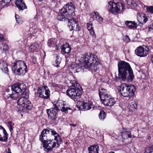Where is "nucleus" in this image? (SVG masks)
Listing matches in <instances>:
<instances>
[{
	"instance_id": "f257e3e1",
	"label": "nucleus",
	"mask_w": 153,
	"mask_h": 153,
	"mask_svg": "<svg viewBox=\"0 0 153 153\" xmlns=\"http://www.w3.org/2000/svg\"><path fill=\"white\" fill-rule=\"evenodd\" d=\"M118 76L123 81L132 82L134 78L133 71L129 64L124 61L118 63Z\"/></svg>"
},
{
	"instance_id": "f03ea898",
	"label": "nucleus",
	"mask_w": 153,
	"mask_h": 153,
	"mask_svg": "<svg viewBox=\"0 0 153 153\" xmlns=\"http://www.w3.org/2000/svg\"><path fill=\"white\" fill-rule=\"evenodd\" d=\"M53 108L46 110V112L48 115V117L51 118L52 115H57L58 111L61 110L65 113H68V110H71L70 107L67 106L65 102L62 100H59L56 102H54Z\"/></svg>"
},
{
	"instance_id": "7ed1b4c3",
	"label": "nucleus",
	"mask_w": 153,
	"mask_h": 153,
	"mask_svg": "<svg viewBox=\"0 0 153 153\" xmlns=\"http://www.w3.org/2000/svg\"><path fill=\"white\" fill-rule=\"evenodd\" d=\"M79 61L82 63H84V66L86 69L90 70L95 65L98 63V59L96 56L92 53H87L81 57Z\"/></svg>"
},
{
	"instance_id": "20e7f679",
	"label": "nucleus",
	"mask_w": 153,
	"mask_h": 153,
	"mask_svg": "<svg viewBox=\"0 0 153 153\" xmlns=\"http://www.w3.org/2000/svg\"><path fill=\"white\" fill-rule=\"evenodd\" d=\"M12 70L14 73L18 75L23 74L27 71V66L24 61H15L12 64Z\"/></svg>"
},
{
	"instance_id": "39448f33",
	"label": "nucleus",
	"mask_w": 153,
	"mask_h": 153,
	"mask_svg": "<svg viewBox=\"0 0 153 153\" xmlns=\"http://www.w3.org/2000/svg\"><path fill=\"white\" fill-rule=\"evenodd\" d=\"M82 89L81 86H71L66 91L67 94L72 99L77 101L82 95Z\"/></svg>"
},
{
	"instance_id": "423d86ee",
	"label": "nucleus",
	"mask_w": 153,
	"mask_h": 153,
	"mask_svg": "<svg viewBox=\"0 0 153 153\" xmlns=\"http://www.w3.org/2000/svg\"><path fill=\"white\" fill-rule=\"evenodd\" d=\"M75 7L74 5L71 2H68L59 10V13L64 15L68 13L67 15V19L69 18H72L75 15L74 12Z\"/></svg>"
},
{
	"instance_id": "0eeeda50",
	"label": "nucleus",
	"mask_w": 153,
	"mask_h": 153,
	"mask_svg": "<svg viewBox=\"0 0 153 153\" xmlns=\"http://www.w3.org/2000/svg\"><path fill=\"white\" fill-rule=\"evenodd\" d=\"M56 134V131L53 129L47 128L43 129L39 136V140L42 143L52 138V135Z\"/></svg>"
},
{
	"instance_id": "6e6552de",
	"label": "nucleus",
	"mask_w": 153,
	"mask_h": 153,
	"mask_svg": "<svg viewBox=\"0 0 153 153\" xmlns=\"http://www.w3.org/2000/svg\"><path fill=\"white\" fill-rule=\"evenodd\" d=\"M108 9L109 11L111 13H119L121 9H123V6L120 3H115L112 1L108 2Z\"/></svg>"
},
{
	"instance_id": "1a4fd4ad",
	"label": "nucleus",
	"mask_w": 153,
	"mask_h": 153,
	"mask_svg": "<svg viewBox=\"0 0 153 153\" xmlns=\"http://www.w3.org/2000/svg\"><path fill=\"white\" fill-rule=\"evenodd\" d=\"M37 94L40 97L44 99H48L50 95V91L48 87L45 85L38 88Z\"/></svg>"
},
{
	"instance_id": "9d476101",
	"label": "nucleus",
	"mask_w": 153,
	"mask_h": 153,
	"mask_svg": "<svg viewBox=\"0 0 153 153\" xmlns=\"http://www.w3.org/2000/svg\"><path fill=\"white\" fill-rule=\"evenodd\" d=\"M149 48L145 45L139 46L135 50V54L140 57H145L148 54Z\"/></svg>"
},
{
	"instance_id": "9b49d317",
	"label": "nucleus",
	"mask_w": 153,
	"mask_h": 153,
	"mask_svg": "<svg viewBox=\"0 0 153 153\" xmlns=\"http://www.w3.org/2000/svg\"><path fill=\"white\" fill-rule=\"evenodd\" d=\"M43 147L48 151H51L54 148H57V143H56L54 140L51 139L42 143Z\"/></svg>"
},
{
	"instance_id": "f8f14e48",
	"label": "nucleus",
	"mask_w": 153,
	"mask_h": 153,
	"mask_svg": "<svg viewBox=\"0 0 153 153\" xmlns=\"http://www.w3.org/2000/svg\"><path fill=\"white\" fill-rule=\"evenodd\" d=\"M26 88V86L25 85L21 82L14 83L11 87L12 91H15L19 93L21 92L22 91H24V90Z\"/></svg>"
},
{
	"instance_id": "ddd939ff",
	"label": "nucleus",
	"mask_w": 153,
	"mask_h": 153,
	"mask_svg": "<svg viewBox=\"0 0 153 153\" xmlns=\"http://www.w3.org/2000/svg\"><path fill=\"white\" fill-rule=\"evenodd\" d=\"M128 84L123 83L122 84L120 87L119 92L120 94L124 97H128V91L130 90L131 89H132V87H129L128 88Z\"/></svg>"
},
{
	"instance_id": "4468645a",
	"label": "nucleus",
	"mask_w": 153,
	"mask_h": 153,
	"mask_svg": "<svg viewBox=\"0 0 153 153\" xmlns=\"http://www.w3.org/2000/svg\"><path fill=\"white\" fill-rule=\"evenodd\" d=\"M17 104L20 110L25 106V104H28V108H30L31 102L27 99L24 97H20L17 101Z\"/></svg>"
},
{
	"instance_id": "2eb2a0df",
	"label": "nucleus",
	"mask_w": 153,
	"mask_h": 153,
	"mask_svg": "<svg viewBox=\"0 0 153 153\" xmlns=\"http://www.w3.org/2000/svg\"><path fill=\"white\" fill-rule=\"evenodd\" d=\"M107 96L105 99L101 100V102L106 106H110L113 105L116 102L115 100L113 98H111L110 95Z\"/></svg>"
},
{
	"instance_id": "dca6fc26",
	"label": "nucleus",
	"mask_w": 153,
	"mask_h": 153,
	"mask_svg": "<svg viewBox=\"0 0 153 153\" xmlns=\"http://www.w3.org/2000/svg\"><path fill=\"white\" fill-rule=\"evenodd\" d=\"M77 106V108L80 110L85 111V110H88L91 109L92 105L91 103L85 102L84 101H83L79 102Z\"/></svg>"
},
{
	"instance_id": "f3484780",
	"label": "nucleus",
	"mask_w": 153,
	"mask_h": 153,
	"mask_svg": "<svg viewBox=\"0 0 153 153\" xmlns=\"http://www.w3.org/2000/svg\"><path fill=\"white\" fill-rule=\"evenodd\" d=\"M8 138V134L5 129L0 126V141H6Z\"/></svg>"
},
{
	"instance_id": "a211bd4d",
	"label": "nucleus",
	"mask_w": 153,
	"mask_h": 153,
	"mask_svg": "<svg viewBox=\"0 0 153 153\" xmlns=\"http://www.w3.org/2000/svg\"><path fill=\"white\" fill-rule=\"evenodd\" d=\"M15 4L19 11H22L25 9L27 8L23 0H17L15 2Z\"/></svg>"
},
{
	"instance_id": "6ab92c4d",
	"label": "nucleus",
	"mask_w": 153,
	"mask_h": 153,
	"mask_svg": "<svg viewBox=\"0 0 153 153\" xmlns=\"http://www.w3.org/2000/svg\"><path fill=\"white\" fill-rule=\"evenodd\" d=\"M61 52L63 54H68L71 51V48L68 44L65 43L63 44L62 47L61 48Z\"/></svg>"
},
{
	"instance_id": "aec40b11",
	"label": "nucleus",
	"mask_w": 153,
	"mask_h": 153,
	"mask_svg": "<svg viewBox=\"0 0 153 153\" xmlns=\"http://www.w3.org/2000/svg\"><path fill=\"white\" fill-rule=\"evenodd\" d=\"M137 17L138 22L142 24L145 23L148 20L147 17L143 13L137 14Z\"/></svg>"
},
{
	"instance_id": "412c9836",
	"label": "nucleus",
	"mask_w": 153,
	"mask_h": 153,
	"mask_svg": "<svg viewBox=\"0 0 153 153\" xmlns=\"http://www.w3.org/2000/svg\"><path fill=\"white\" fill-rule=\"evenodd\" d=\"M70 18V19L69 18L67 19L69 22V24L68 26L69 27L70 31L72 30H74V27H76L77 22L74 19H73V18Z\"/></svg>"
},
{
	"instance_id": "4be33fe9",
	"label": "nucleus",
	"mask_w": 153,
	"mask_h": 153,
	"mask_svg": "<svg viewBox=\"0 0 153 153\" xmlns=\"http://www.w3.org/2000/svg\"><path fill=\"white\" fill-rule=\"evenodd\" d=\"M99 96L101 100L106 97L107 96L110 95L108 94V91L106 89L101 88L99 90Z\"/></svg>"
},
{
	"instance_id": "5701e85b",
	"label": "nucleus",
	"mask_w": 153,
	"mask_h": 153,
	"mask_svg": "<svg viewBox=\"0 0 153 153\" xmlns=\"http://www.w3.org/2000/svg\"><path fill=\"white\" fill-rule=\"evenodd\" d=\"M39 48V44L35 42L30 45L28 47L29 51L31 52H36Z\"/></svg>"
},
{
	"instance_id": "b1692460",
	"label": "nucleus",
	"mask_w": 153,
	"mask_h": 153,
	"mask_svg": "<svg viewBox=\"0 0 153 153\" xmlns=\"http://www.w3.org/2000/svg\"><path fill=\"white\" fill-rule=\"evenodd\" d=\"M0 67L1 70L3 71H4L5 73L8 72V69L7 68V64L3 60H0Z\"/></svg>"
},
{
	"instance_id": "393cba45",
	"label": "nucleus",
	"mask_w": 153,
	"mask_h": 153,
	"mask_svg": "<svg viewBox=\"0 0 153 153\" xmlns=\"http://www.w3.org/2000/svg\"><path fill=\"white\" fill-rule=\"evenodd\" d=\"M88 153H99V146L97 145H93L89 147L88 149Z\"/></svg>"
},
{
	"instance_id": "a878e982",
	"label": "nucleus",
	"mask_w": 153,
	"mask_h": 153,
	"mask_svg": "<svg viewBox=\"0 0 153 153\" xmlns=\"http://www.w3.org/2000/svg\"><path fill=\"white\" fill-rule=\"evenodd\" d=\"M125 24L127 27L130 29L136 28L137 25L135 22L126 21L125 22Z\"/></svg>"
},
{
	"instance_id": "bb28decb",
	"label": "nucleus",
	"mask_w": 153,
	"mask_h": 153,
	"mask_svg": "<svg viewBox=\"0 0 153 153\" xmlns=\"http://www.w3.org/2000/svg\"><path fill=\"white\" fill-rule=\"evenodd\" d=\"M87 28L88 30L90 31L91 35L94 36L95 38H96V36L93 30V28L92 27V23L91 22L87 23Z\"/></svg>"
},
{
	"instance_id": "cd10ccee",
	"label": "nucleus",
	"mask_w": 153,
	"mask_h": 153,
	"mask_svg": "<svg viewBox=\"0 0 153 153\" xmlns=\"http://www.w3.org/2000/svg\"><path fill=\"white\" fill-rule=\"evenodd\" d=\"M122 137L123 138H130L131 137V135L130 131H127L126 129H124L121 132Z\"/></svg>"
},
{
	"instance_id": "c85d7f7f",
	"label": "nucleus",
	"mask_w": 153,
	"mask_h": 153,
	"mask_svg": "<svg viewBox=\"0 0 153 153\" xmlns=\"http://www.w3.org/2000/svg\"><path fill=\"white\" fill-rule=\"evenodd\" d=\"M137 102H133L131 103L130 105L128 106L129 110L131 111H134L137 108Z\"/></svg>"
},
{
	"instance_id": "c756f323",
	"label": "nucleus",
	"mask_w": 153,
	"mask_h": 153,
	"mask_svg": "<svg viewBox=\"0 0 153 153\" xmlns=\"http://www.w3.org/2000/svg\"><path fill=\"white\" fill-rule=\"evenodd\" d=\"M54 137V140L55 141H56V143H57V147H58L59 144H60L62 141L61 137L57 133L55 135H52V137Z\"/></svg>"
},
{
	"instance_id": "7c9ffc66",
	"label": "nucleus",
	"mask_w": 153,
	"mask_h": 153,
	"mask_svg": "<svg viewBox=\"0 0 153 153\" xmlns=\"http://www.w3.org/2000/svg\"><path fill=\"white\" fill-rule=\"evenodd\" d=\"M128 88H129H129L132 87V89H131L130 90L128 91V93H128V97H130L133 96L134 95V92L136 91V88L135 86L133 85H128Z\"/></svg>"
},
{
	"instance_id": "2f4dec72",
	"label": "nucleus",
	"mask_w": 153,
	"mask_h": 153,
	"mask_svg": "<svg viewBox=\"0 0 153 153\" xmlns=\"http://www.w3.org/2000/svg\"><path fill=\"white\" fill-rule=\"evenodd\" d=\"M56 42V39H50L48 41V45L50 47H55Z\"/></svg>"
},
{
	"instance_id": "473e14b6",
	"label": "nucleus",
	"mask_w": 153,
	"mask_h": 153,
	"mask_svg": "<svg viewBox=\"0 0 153 153\" xmlns=\"http://www.w3.org/2000/svg\"><path fill=\"white\" fill-rule=\"evenodd\" d=\"M92 15L94 18L96 19L98 22H102L103 21V18L100 16L98 12H94Z\"/></svg>"
},
{
	"instance_id": "72a5a7b5",
	"label": "nucleus",
	"mask_w": 153,
	"mask_h": 153,
	"mask_svg": "<svg viewBox=\"0 0 153 153\" xmlns=\"http://www.w3.org/2000/svg\"><path fill=\"white\" fill-rule=\"evenodd\" d=\"M12 93L9 94V97L10 98L13 100H15L17 99L19 97V93H18L16 91H13Z\"/></svg>"
},
{
	"instance_id": "f704fd0d",
	"label": "nucleus",
	"mask_w": 153,
	"mask_h": 153,
	"mask_svg": "<svg viewBox=\"0 0 153 153\" xmlns=\"http://www.w3.org/2000/svg\"><path fill=\"white\" fill-rule=\"evenodd\" d=\"M11 0H0V4L2 6L1 7H7L8 4L10 2Z\"/></svg>"
},
{
	"instance_id": "c9c22d12",
	"label": "nucleus",
	"mask_w": 153,
	"mask_h": 153,
	"mask_svg": "<svg viewBox=\"0 0 153 153\" xmlns=\"http://www.w3.org/2000/svg\"><path fill=\"white\" fill-rule=\"evenodd\" d=\"M71 68H73L74 72H78L81 69V66L77 65H73L71 66Z\"/></svg>"
},
{
	"instance_id": "e433bc0d",
	"label": "nucleus",
	"mask_w": 153,
	"mask_h": 153,
	"mask_svg": "<svg viewBox=\"0 0 153 153\" xmlns=\"http://www.w3.org/2000/svg\"><path fill=\"white\" fill-rule=\"evenodd\" d=\"M60 61V58L59 56H57L55 58V60L53 62V64L55 66L58 67L59 66Z\"/></svg>"
},
{
	"instance_id": "4c0bfd02",
	"label": "nucleus",
	"mask_w": 153,
	"mask_h": 153,
	"mask_svg": "<svg viewBox=\"0 0 153 153\" xmlns=\"http://www.w3.org/2000/svg\"><path fill=\"white\" fill-rule=\"evenodd\" d=\"M8 49V46L6 44L4 43H0V50L1 51H7Z\"/></svg>"
},
{
	"instance_id": "58836bf2",
	"label": "nucleus",
	"mask_w": 153,
	"mask_h": 153,
	"mask_svg": "<svg viewBox=\"0 0 153 153\" xmlns=\"http://www.w3.org/2000/svg\"><path fill=\"white\" fill-rule=\"evenodd\" d=\"M153 152V146H147L145 149L144 153H152Z\"/></svg>"
},
{
	"instance_id": "ea45409f",
	"label": "nucleus",
	"mask_w": 153,
	"mask_h": 153,
	"mask_svg": "<svg viewBox=\"0 0 153 153\" xmlns=\"http://www.w3.org/2000/svg\"><path fill=\"white\" fill-rule=\"evenodd\" d=\"M15 17L17 22L18 24H21L23 22V19L20 16L17 14H16Z\"/></svg>"
},
{
	"instance_id": "a19ab883",
	"label": "nucleus",
	"mask_w": 153,
	"mask_h": 153,
	"mask_svg": "<svg viewBox=\"0 0 153 153\" xmlns=\"http://www.w3.org/2000/svg\"><path fill=\"white\" fill-rule=\"evenodd\" d=\"M99 118L101 120H103L106 116L105 112L103 110L101 111L99 114Z\"/></svg>"
},
{
	"instance_id": "79ce46f5",
	"label": "nucleus",
	"mask_w": 153,
	"mask_h": 153,
	"mask_svg": "<svg viewBox=\"0 0 153 153\" xmlns=\"http://www.w3.org/2000/svg\"><path fill=\"white\" fill-rule=\"evenodd\" d=\"M24 90V91H22V92L21 94L22 97H24L27 99L29 97L28 93L25 90V89Z\"/></svg>"
},
{
	"instance_id": "37998d69",
	"label": "nucleus",
	"mask_w": 153,
	"mask_h": 153,
	"mask_svg": "<svg viewBox=\"0 0 153 153\" xmlns=\"http://www.w3.org/2000/svg\"><path fill=\"white\" fill-rule=\"evenodd\" d=\"M57 19L58 20L60 21H65L66 19L64 15L61 14L59 13V14L57 17Z\"/></svg>"
},
{
	"instance_id": "c03bdc74",
	"label": "nucleus",
	"mask_w": 153,
	"mask_h": 153,
	"mask_svg": "<svg viewBox=\"0 0 153 153\" xmlns=\"http://www.w3.org/2000/svg\"><path fill=\"white\" fill-rule=\"evenodd\" d=\"M28 104H25V106L22 108L21 109L23 111H26L27 110H30L31 109L33 105L31 103V105H30V108H28Z\"/></svg>"
},
{
	"instance_id": "a18cd8bd",
	"label": "nucleus",
	"mask_w": 153,
	"mask_h": 153,
	"mask_svg": "<svg viewBox=\"0 0 153 153\" xmlns=\"http://www.w3.org/2000/svg\"><path fill=\"white\" fill-rule=\"evenodd\" d=\"M8 127L9 128L10 131H11L13 130V126L14 125V123L11 121H10L8 122Z\"/></svg>"
},
{
	"instance_id": "49530a36",
	"label": "nucleus",
	"mask_w": 153,
	"mask_h": 153,
	"mask_svg": "<svg viewBox=\"0 0 153 153\" xmlns=\"http://www.w3.org/2000/svg\"><path fill=\"white\" fill-rule=\"evenodd\" d=\"M70 82L72 85L71 86H75V87L80 86L79 84L75 80H70Z\"/></svg>"
},
{
	"instance_id": "de8ad7c7",
	"label": "nucleus",
	"mask_w": 153,
	"mask_h": 153,
	"mask_svg": "<svg viewBox=\"0 0 153 153\" xmlns=\"http://www.w3.org/2000/svg\"><path fill=\"white\" fill-rule=\"evenodd\" d=\"M146 9L148 12L151 13H153V6L148 7L146 6Z\"/></svg>"
},
{
	"instance_id": "09e8293b",
	"label": "nucleus",
	"mask_w": 153,
	"mask_h": 153,
	"mask_svg": "<svg viewBox=\"0 0 153 153\" xmlns=\"http://www.w3.org/2000/svg\"><path fill=\"white\" fill-rule=\"evenodd\" d=\"M127 3L128 5H129L131 7L134 6L136 4L135 3L134 1H132L131 0H128Z\"/></svg>"
},
{
	"instance_id": "8fccbe9b",
	"label": "nucleus",
	"mask_w": 153,
	"mask_h": 153,
	"mask_svg": "<svg viewBox=\"0 0 153 153\" xmlns=\"http://www.w3.org/2000/svg\"><path fill=\"white\" fill-rule=\"evenodd\" d=\"M57 115H52V117H51V118L50 117H48V119L50 120H51L52 122H54L57 119Z\"/></svg>"
},
{
	"instance_id": "3c124183",
	"label": "nucleus",
	"mask_w": 153,
	"mask_h": 153,
	"mask_svg": "<svg viewBox=\"0 0 153 153\" xmlns=\"http://www.w3.org/2000/svg\"><path fill=\"white\" fill-rule=\"evenodd\" d=\"M62 46L63 45L60 43H59L58 45H56V46H55L56 49L57 50L59 49H61V48L62 47Z\"/></svg>"
},
{
	"instance_id": "603ef678",
	"label": "nucleus",
	"mask_w": 153,
	"mask_h": 153,
	"mask_svg": "<svg viewBox=\"0 0 153 153\" xmlns=\"http://www.w3.org/2000/svg\"><path fill=\"white\" fill-rule=\"evenodd\" d=\"M52 86L55 89L59 88L60 87L59 85L54 83L52 84Z\"/></svg>"
},
{
	"instance_id": "864d4df0",
	"label": "nucleus",
	"mask_w": 153,
	"mask_h": 153,
	"mask_svg": "<svg viewBox=\"0 0 153 153\" xmlns=\"http://www.w3.org/2000/svg\"><path fill=\"white\" fill-rule=\"evenodd\" d=\"M4 41L5 39L4 38L3 35L2 34L0 33V42H4Z\"/></svg>"
},
{
	"instance_id": "5fc2aeb1",
	"label": "nucleus",
	"mask_w": 153,
	"mask_h": 153,
	"mask_svg": "<svg viewBox=\"0 0 153 153\" xmlns=\"http://www.w3.org/2000/svg\"><path fill=\"white\" fill-rule=\"evenodd\" d=\"M149 31L153 32V23L150 25L149 27Z\"/></svg>"
},
{
	"instance_id": "6e6d98bb",
	"label": "nucleus",
	"mask_w": 153,
	"mask_h": 153,
	"mask_svg": "<svg viewBox=\"0 0 153 153\" xmlns=\"http://www.w3.org/2000/svg\"><path fill=\"white\" fill-rule=\"evenodd\" d=\"M76 27L74 30H75L76 31H79L80 30V27H79L78 23H77V24H76Z\"/></svg>"
},
{
	"instance_id": "4d7b16f0",
	"label": "nucleus",
	"mask_w": 153,
	"mask_h": 153,
	"mask_svg": "<svg viewBox=\"0 0 153 153\" xmlns=\"http://www.w3.org/2000/svg\"><path fill=\"white\" fill-rule=\"evenodd\" d=\"M124 40L126 42H129L130 40L128 36H126L124 37Z\"/></svg>"
},
{
	"instance_id": "13d9d810",
	"label": "nucleus",
	"mask_w": 153,
	"mask_h": 153,
	"mask_svg": "<svg viewBox=\"0 0 153 153\" xmlns=\"http://www.w3.org/2000/svg\"><path fill=\"white\" fill-rule=\"evenodd\" d=\"M119 79H120L119 77H116L115 78V80L116 81H118Z\"/></svg>"
},
{
	"instance_id": "bf43d9fd",
	"label": "nucleus",
	"mask_w": 153,
	"mask_h": 153,
	"mask_svg": "<svg viewBox=\"0 0 153 153\" xmlns=\"http://www.w3.org/2000/svg\"><path fill=\"white\" fill-rule=\"evenodd\" d=\"M70 125L71 126H73V127H75L76 126V125L74 124H72V123H71V124H70Z\"/></svg>"
},
{
	"instance_id": "052dcab7",
	"label": "nucleus",
	"mask_w": 153,
	"mask_h": 153,
	"mask_svg": "<svg viewBox=\"0 0 153 153\" xmlns=\"http://www.w3.org/2000/svg\"><path fill=\"white\" fill-rule=\"evenodd\" d=\"M151 61L153 64V55H152V57L151 58Z\"/></svg>"
},
{
	"instance_id": "680f3d73",
	"label": "nucleus",
	"mask_w": 153,
	"mask_h": 153,
	"mask_svg": "<svg viewBox=\"0 0 153 153\" xmlns=\"http://www.w3.org/2000/svg\"><path fill=\"white\" fill-rule=\"evenodd\" d=\"M6 153H11L10 152V150L8 149V152H7Z\"/></svg>"
},
{
	"instance_id": "e2e57ef3",
	"label": "nucleus",
	"mask_w": 153,
	"mask_h": 153,
	"mask_svg": "<svg viewBox=\"0 0 153 153\" xmlns=\"http://www.w3.org/2000/svg\"><path fill=\"white\" fill-rule=\"evenodd\" d=\"M90 20L92 21L94 20V19L93 18V17H91L90 19Z\"/></svg>"
},
{
	"instance_id": "0e129e2a",
	"label": "nucleus",
	"mask_w": 153,
	"mask_h": 153,
	"mask_svg": "<svg viewBox=\"0 0 153 153\" xmlns=\"http://www.w3.org/2000/svg\"><path fill=\"white\" fill-rule=\"evenodd\" d=\"M107 153H115L114 152H109Z\"/></svg>"
}]
</instances>
